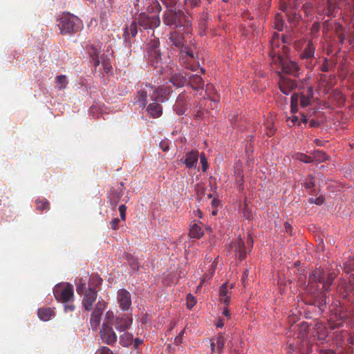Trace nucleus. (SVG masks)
<instances>
[{
    "label": "nucleus",
    "mask_w": 354,
    "mask_h": 354,
    "mask_svg": "<svg viewBox=\"0 0 354 354\" xmlns=\"http://www.w3.org/2000/svg\"><path fill=\"white\" fill-rule=\"evenodd\" d=\"M187 3L192 7H198L201 5V0H187Z\"/></svg>",
    "instance_id": "61"
},
{
    "label": "nucleus",
    "mask_w": 354,
    "mask_h": 354,
    "mask_svg": "<svg viewBox=\"0 0 354 354\" xmlns=\"http://www.w3.org/2000/svg\"><path fill=\"white\" fill-rule=\"evenodd\" d=\"M275 62H279L281 66L282 71L286 74L297 77L300 73L301 67L295 61L286 59L282 56L280 59L275 60Z\"/></svg>",
    "instance_id": "9"
},
{
    "label": "nucleus",
    "mask_w": 354,
    "mask_h": 354,
    "mask_svg": "<svg viewBox=\"0 0 354 354\" xmlns=\"http://www.w3.org/2000/svg\"><path fill=\"white\" fill-rule=\"evenodd\" d=\"M196 301L194 297L192 294H188L187 295V307L189 309L192 308L196 304Z\"/></svg>",
    "instance_id": "51"
},
{
    "label": "nucleus",
    "mask_w": 354,
    "mask_h": 354,
    "mask_svg": "<svg viewBox=\"0 0 354 354\" xmlns=\"http://www.w3.org/2000/svg\"><path fill=\"white\" fill-rule=\"evenodd\" d=\"M286 17L291 23H296L301 19V15L295 9L290 8L289 10H283Z\"/></svg>",
    "instance_id": "33"
},
{
    "label": "nucleus",
    "mask_w": 354,
    "mask_h": 354,
    "mask_svg": "<svg viewBox=\"0 0 354 354\" xmlns=\"http://www.w3.org/2000/svg\"><path fill=\"white\" fill-rule=\"evenodd\" d=\"M53 294L57 301L63 304L73 300V288L70 284H58L53 288Z\"/></svg>",
    "instance_id": "5"
},
{
    "label": "nucleus",
    "mask_w": 354,
    "mask_h": 354,
    "mask_svg": "<svg viewBox=\"0 0 354 354\" xmlns=\"http://www.w3.org/2000/svg\"><path fill=\"white\" fill-rule=\"evenodd\" d=\"M56 83H57V86L59 89H60V90L64 89L68 84V81H67L66 75H60L57 76Z\"/></svg>",
    "instance_id": "41"
},
{
    "label": "nucleus",
    "mask_w": 354,
    "mask_h": 354,
    "mask_svg": "<svg viewBox=\"0 0 354 354\" xmlns=\"http://www.w3.org/2000/svg\"><path fill=\"white\" fill-rule=\"evenodd\" d=\"M101 46L100 44L97 45H91L88 48V53L91 59V62L95 68L100 65V61L99 59V54L100 53Z\"/></svg>",
    "instance_id": "20"
},
{
    "label": "nucleus",
    "mask_w": 354,
    "mask_h": 354,
    "mask_svg": "<svg viewBox=\"0 0 354 354\" xmlns=\"http://www.w3.org/2000/svg\"><path fill=\"white\" fill-rule=\"evenodd\" d=\"M100 337L104 343L112 345L117 342L118 337L113 330L112 326L106 321L102 325L100 331Z\"/></svg>",
    "instance_id": "11"
},
{
    "label": "nucleus",
    "mask_w": 354,
    "mask_h": 354,
    "mask_svg": "<svg viewBox=\"0 0 354 354\" xmlns=\"http://www.w3.org/2000/svg\"><path fill=\"white\" fill-rule=\"evenodd\" d=\"M297 159L305 163H310L313 162V157L307 156L304 153L298 154L297 156Z\"/></svg>",
    "instance_id": "48"
},
{
    "label": "nucleus",
    "mask_w": 354,
    "mask_h": 354,
    "mask_svg": "<svg viewBox=\"0 0 354 354\" xmlns=\"http://www.w3.org/2000/svg\"><path fill=\"white\" fill-rule=\"evenodd\" d=\"M299 99V93H294L291 96V110L293 113H295L298 110V102Z\"/></svg>",
    "instance_id": "45"
},
{
    "label": "nucleus",
    "mask_w": 354,
    "mask_h": 354,
    "mask_svg": "<svg viewBox=\"0 0 354 354\" xmlns=\"http://www.w3.org/2000/svg\"><path fill=\"white\" fill-rule=\"evenodd\" d=\"M278 84L280 91L286 95H289L297 87V83L295 80L283 75L280 76Z\"/></svg>",
    "instance_id": "16"
},
{
    "label": "nucleus",
    "mask_w": 354,
    "mask_h": 354,
    "mask_svg": "<svg viewBox=\"0 0 354 354\" xmlns=\"http://www.w3.org/2000/svg\"><path fill=\"white\" fill-rule=\"evenodd\" d=\"M160 148L165 152L169 149V142L167 140H163L159 143Z\"/></svg>",
    "instance_id": "56"
},
{
    "label": "nucleus",
    "mask_w": 354,
    "mask_h": 354,
    "mask_svg": "<svg viewBox=\"0 0 354 354\" xmlns=\"http://www.w3.org/2000/svg\"><path fill=\"white\" fill-rule=\"evenodd\" d=\"M118 210L120 212L121 220L125 221V219H126V212H127V207H126V205H120L119 206Z\"/></svg>",
    "instance_id": "57"
},
{
    "label": "nucleus",
    "mask_w": 354,
    "mask_h": 354,
    "mask_svg": "<svg viewBox=\"0 0 354 354\" xmlns=\"http://www.w3.org/2000/svg\"><path fill=\"white\" fill-rule=\"evenodd\" d=\"M203 235V231L202 230L200 225L196 223H194L191 225L189 230V236L191 238L200 239Z\"/></svg>",
    "instance_id": "32"
},
{
    "label": "nucleus",
    "mask_w": 354,
    "mask_h": 354,
    "mask_svg": "<svg viewBox=\"0 0 354 354\" xmlns=\"http://www.w3.org/2000/svg\"><path fill=\"white\" fill-rule=\"evenodd\" d=\"M97 292L94 288H88L82 299V305L86 311L92 309L93 304L97 299Z\"/></svg>",
    "instance_id": "14"
},
{
    "label": "nucleus",
    "mask_w": 354,
    "mask_h": 354,
    "mask_svg": "<svg viewBox=\"0 0 354 354\" xmlns=\"http://www.w3.org/2000/svg\"><path fill=\"white\" fill-rule=\"evenodd\" d=\"M36 209L40 212L48 210L50 209V203L46 198H38L35 201Z\"/></svg>",
    "instance_id": "37"
},
{
    "label": "nucleus",
    "mask_w": 354,
    "mask_h": 354,
    "mask_svg": "<svg viewBox=\"0 0 354 354\" xmlns=\"http://www.w3.org/2000/svg\"><path fill=\"white\" fill-rule=\"evenodd\" d=\"M64 309L65 313H72L75 310V306L73 304L68 302L64 304Z\"/></svg>",
    "instance_id": "58"
},
{
    "label": "nucleus",
    "mask_w": 354,
    "mask_h": 354,
    "mask_svg": "<svg viewBox=\"0 0 354 354\" xmlns=\"http://www.w3.org/2000/svg\"><path fill=\"white\" fill-rule=\"evenodd\" d=\"M118 302L120 308L123 311H127L131 306V297L129 291L120 289L118 291Z\"/></svg>",
    "instance_id": "13"
},
{
    "label": "nucleus",
    "mask_w": 354,
    "mask_h": 354,
    "mask_svg": "<svg viewBox=\"0 0 354 354\" xmlns=\"http://www.w3.org/2000/svg\"><path fill=\"white\" fill-rule=\"evenodd\" d=\"M315 47L312 41H308L304 51L300 54V57L303 59H310L314 56Z\"/></svg>",
    "instance_id": "28"
},
{
    "label": "nucleus",
    "mask_w": 354,
    "mask_h": 354,
    "mask_svg": "<svg viewBox=\"0 0 354 354\" xmlns=\"http://www.w3.org/2000/svg\"><path fill=\"white\" fill-rule=\"evenodd\" d=\"M187 85L196 92H202L204 89L205 82L203 78L196 74L188 76Z\"/></svg>",
    "instance_id": "18"
},
{
    "label": "nucleus",
    "mask_w": 354,
    "mask_h": 354,
    "mask_svg": "<svg viewBox=\"0 0 354 354\" xmlns=\"http://www.w3.org/2000/svg\"><path fill=\"white\" fill-rule=\"evenodd\" d=\"M105 319L120 333L127 331L133 324V317L130 313H120L114 315L113 311L109 310L106 313Z\"/></svg>",
    "instance_id": "2"
},
{
    "label": "nucleus",
    "mask_w": 354,
    "mask_h": 354,
    "mask_svg": "<svg viewBox=\"0 0 354 354\" xmlns=\"http://www.w3.org/2000/svg\"><path fill=\"white\" fill-rule=\"evenodd\" d=\"M201 163L202 165V171L205 172L208 168L207 160L203 153L200 156Z\"/></svg>",
    "instance_id": "52"
},
{
    "label": "nucleus",
    "mask_w": 354,
    "mask_h": 354,
    "mask_svg": "<svg viewBox=\"0 0 354 354\" xmlns=\"http://www.w3.org/2000/svg\"><path fill=\"white\" fill-rule=\"evenodd\" d=\"M300 339L299 342H297V345L290 343L288 344V352L294 353L295 352L299 354H309L312 351V345L309 340L304 337V335L301 337L298 336Z\"/></svg>",
    "instance_id": "10"
},
{
    "label": "nucleus",
    "mask_w": 354,
    "mask_h": 354,
    "mask_svg": "<svg viewBox=\"0 0 354 354\" xmlns=\"http://www.w3.org/2000/svg\"><path fill=\"white\" fill-rule=\"evenodd\" d=\"M335 7L333 5L332 0H327L326 7L324 9L325 15L328 17L333 15Z\"/></svg>",
    "instance_id": "47"
},
{
    "label": "nucleus",
    "mask_w": 354,
    "mask_h": 354,
    "mask_svg": "<svg viewBox=\"0 0 354 354\" xmlns=\"http://www.w3.org/2000/svg\"><path fill=\"white\" fill-rule=\"evenodd\" d=\"M234 252L236 256L242 261L246 257V250L245 244L241 238H237L234 241Z\"/></svg>",
    "instance_id": "24"
},
{
    "label": "nucleus",
    "mask_w": 354,
    "mask_h": 354,
    "mask_svg": "<svg viewBox=\"0 0 354 354\" xmlns=\"http://www.w3.org/2000/svg\"><path fill=\"white\" fill-rule=\"evenodd\" d=\"M58 26L62 34L71 35L80 30L82 23L77 17L67 13L60 18Z\"/></svg>",
    "instance_id": "4"
},
{
    "label": "nucleus",
    "mask_w": 354,
    "mask_h": 354,
    "mask_svg": "<svg viewBox=\"0 0 354 354\" xmlns=\"http://www.w3.org/2000/svg\"><path fill=\"white\" fill-rule=\"evenodd\" d=\"M325 272L321 268H317L312 272L310 275L309 280L310 282H319L324 285V281H325Z\"/></svg>",
    "instance_id": "26"
},
{
    "label": "nucleus",
    "mask_w": 354,
    "mask_h": 354,
    "mask_svg": "<svg viewBox=\"0 0 354 354\" xmlns=\"http://www.w3.org/2000/svg\"><path fill=\"white\" fill-rule=\"evenodd\" d=\"M98 354H113L111 350L107 346H103L100 351Z\"/></svg>",
    "instance_id": "63"
},
{
    "label": "nucleus",
    "mask_w": 354,
    "mask_h": 354,
    "mask_svg": "<svg viewBox=\"0 0 354 354\" xmlns=\"http://www.w3.org/2000/svg\"><path fill=\"white\" fill-rule=\"evenodd\" d=\"M343 270L347 274L354 270V258H351L344 263Z\"/></svg>",
    "instance_id": "46"
},
{
    "label": "nucleus",
    "mask_w": 354,
    "mask_h": 354,
    "mask_svg": "<svg viewBox=\"0 0 354 354\" xmlns=\"http://www.w3.org/2000/svg\"><path fill=\"white\" fill-rule=\"evenodd\" d=\"M216 345V352L221 354L224 348L225 338L223 333H219L216 339H214Z\"/></svg>",
    "instance_id": "36"
},
{
    "label": "nucleus",
    "mask_w": 354,
    "mask_h": 354,
    "mask_svg": "<svg viewBox=\"0 0 354 354\" xmlns=\"http://www.w3.org/2000/svg\"><path fill=\"white\" fill-rule=\"evenodd\" d=\"M187 75L181 73H174L169 79V82L176 87L180 88L185 85L187 82Z\"/></svg>",
    "instance_id": "25"
},
{
    "label": "nucleus",
    "mask_w": 354,
    "mask_h": 354,
    "mask_svg": "<svg viewBox=\"0 0 354 354\" xmlns=\"http://www.w3.org/2000/svg\"><path fill=\"white\" fill-rule=\"evenodd\" d=\"M308 201L311 204H316L317 205H321L324 203V198L323 196H319L316 198H310Z\"/></svg>",
    "instance_id": "54"
},
{
    "label": "nucleus",
    "mask_w": 354,
    "mask_h": 354,
    "mask_svg": "<svg viewBox=\"0 0 354 354\" xmlns=\"http://www.w3.org/2000/svg\"><path fill=\"white\" fill-rule=\"evenodd\" d=\"M171 88L169 86H159L155 88L151 96L152 102L147 106V112L149 117L158 118L162 115V106L161 103L168 100Z\"/></svg>",
    "instance_id": "1"
},
{
    "label": "nucleus",
    "mask_w": 354,
    "mask_h": 354,
    "mask_svg": "<svg viewBox=\"0 0 354 354\" xmlns=\"http://www.w3.org/2000/svg\"><path fill=\"white\" fill-rule=\"evenodd\" d=\"M150 13H159L161 10V6L158 0H149L147 8Z\"/></svg>",
    "instance_id": "34"
},
{
    "label": "nucleus",
    "mask_w": 354,
    "mask_h": 354,
    "mask_svg": "<svg viewBox=\"0 0 354 354\" xmlns=\"http://www.w3.org/2000/svg\"><path fill=\"white\" fill-rule=\"evenodd\" d=\"M313 161L315 160L318 162H323L327 160L326 154L320 150L315 151L313 154Z\"/></svg>",
    "instance_id": "42"
},
{
    "label": "nucleus",
    "mask_w": 354,
    "mask_h": 354,
    "mask_svg": "<svg viewBox=\"0 0 354 354\" xmlns=\"http://www.w3.org/2000/svg\"><path fill=\"white\" fill-rule=\"evenodd\" d=\"M129 264L133 270H135V271L138 270L139 266H138V263L137 262V260L132 259L131 261L129 262Z\"/></svg>",
    "instance_id": "64"
},
{
    "label": "nucleus",
    "mask_w": 354,
    "mask_h": 354,
    "mask_svg": "<svg viewBox=\"0 0 354 354\" xmlns=\"http://www.w3.org/2000/svg\"><path fill=\"white\" fill-rule=\"evenodd\" d=\"M180 64L186 68L190 69L192 71H194L195 68L193 67L189 63H187V60L191 59L192 60L194 57V52L192 49L187 46H184L183 48L180 50Z\"/></svg>",
    "instance_id": "17"
},
{
    "label": "nucleus",
    "mask_w": 354,
    "mask_h": 354,
    "mask_svg": "<svg viewBox=\"0 0 354 354\" xmlns=\"http://www.w3.org/2000/svg\"><path fill=\"white\" fill-rule=\"evenodd\" d=\"M339 289L340 292L344 289V292H342L344 297H348L350 292L354 291V274L350 275L348 284L345 281H342L339 286Z\"/></svg>",
    "instance_id": "23"
},
{
    "label": "nucleus",
    "mask_w": 354,
    "mask_h": 354,
    "mask_svg": "<svg viewBox=\"0 0 354 354\" xmlns=\"http://www.w3.org/2000/svg\"><path fill=\"white\" fill-rule=\"evenodd\" d=\"M120 222V220L118 218H115L114 219H113L112 221L110 223L111 228L113 230L118 229Z\"/></svg>",
    "instance_id": "60"
},
{
    "label": "nucleus",
    "mask_w": 354,
    "mask_h": 354,
    "mask_svg": "<svg viewBox=\"0 0 354 354\" xmlns=\"http://www.w3.org/2000/svg\"><path fill=\"white\" fill-rule=\"evenodd\" d=\"M320 25L318 22H315L311 27V33L316 34L319 32Z\"/></svg>",
    "instance_id": "62"
},
{
    "label": "nucleus",
    "mask_w": 354,
    "mask_h": 354,
    "mask_svg": "<svg viewBox=\"0 0 354 354\" xmlns=\"http://www.w3.org/2000/svg\"><path fill=\"white\" fill-rule=\"evenodd\" d=\"M133 21H137V24L144 29H153L160 24V20L158 15L149 16L145 12H141Z\"/></svg>",
    "instance_id": "7"
},
{
    "label": "nucleus",
    "mask_w": 354,
    "mask_h": 354,
    "mask_svg": "<svg viewBox=\"0 0 354 354\" xmlns=\"http://www.w3.org/2000/svg\"><path fill=\"white\" fill-rule=\"evenodd\" d=\"M274 27L275 29L278 30L279 31H281L283 29V21L279 15H277L275 17Z\"/></svg>",
    "instance_id": "49"
},
{
    "label": "nucleus",
    "mask_w": 354,
    "mask_h": 354,
    "mask_svg": "<svg viewBox=\"0 0 354 354\" xmlns=\"http://www.w3.org/2000/svg\"><path fill=\"white\" fill-rule=\"evenodd\" d=\"M303 95H306L307 98H309L312 100L314 96L313 93V86L308 87L307 90L305 91V93H301Z\"/></svg>",
    "instance_id": "59"
},
{
    "label": "nucleus",
    "mask_w": 354,
    "mask_h": 354,
    "mask_svg": "<svg viewBox=\"0 0 354 354\" xmlns=\"http://www.w3.org/2000/svg\"><path fill=\"white\" fill-rule=\"evenodd\" d=\"M220 301L227 306L230 301V295L227 284L223 283L219 288Z\"/></svg>",
    "instance_id": "27"
},
{
    "label": "nucleus",
    "mask_w": 354,
    "mask_h": 354,
    "mask_svg": "<svg viewBox=\"0 0 354 354\" xmlns=\"http://www.w3.org/2000/svg\"><path fill=\"white\" fill-rule=\"evenodd\" d=\"M148 52L149 51H160V41L158 38H153L151 39L148 43Z\"/></svg>",
    "instance_id": "39"
},
{
    "label": "nucleus",
    "mask_w": 354,
    "mask_h": 354,
    "mask_svg": "<svg viewBox=\"0 0 354 354\" xmlns=\"http://www.w3.org/2000/svg\"><path fill=\"white\" fill-rule=\"evenodd\" d=\"M122 196V194L121 193V191H119L118 189H112L111 191L109 198L120 201Z\"/></svg>",
    "instance_id": "53"
},
{
    "label": "nucleus",
    "mask_w": 354,
    "mask_h": 354,
    "mask_svg": "<svg viewBox=\"0 0 354 354\" xmlns=\"http://www.w3.org/2000/svg\"><path fill=\"white\" fill-rule=\"evenodd\" d=\"M280 44L281 41L279 39L277 41L272 39L270 41V51L269 55L274 62L283 56L281 53Z\"/></svg>",
    "instance_id": "22"
},
{
    "label": "nucleus",
    "mask_w": 354,
    "mask_h": 354,
    "mask_svg": "<svg viewBox=\"0 0 354 354\" xmlns=\"http://www.w3.org/2000/svg\"><path fill=\"white\" fill-rule=\"evenodd\" d=\"M86 281L82 278L80 279L78 282L76 284V291L78 295H82L85 293L87 290L86 288Z\"/></svg>",
    "instance_id": "43"
},
{
    "label": "nucleus",
    "mask_w": 354,
    "mask_h": 354,
    "mask_svg": "<svg viewBox=\"0 0 354 354\" xmlns=\"http://www.w3.org/2000/svg\"><path fill=\"white\" fill-rule=\"evenodd\" d=\"M168 57H162L160 51H149L148 53V62L149 64L156 69V72L162 74L167 66V59Z\"/></svg>",
    "instance_id": "6"
},
{
    "label": "nucleus",
    "mask_w": 354,
    "mask_h": 354,
    "mask_svg": "<svg viewBox=\"0 0 354 354\" xmlns=\"http://www.w3.org/2000/svg\"><path fill=\"white\" fill-rule=\"evenodd\" d=\"M163 23L166 26L180 28L188 26L189 23L187 17L182 10H175L173 8H168L162 17Z\"/></svg>",
    "instance_id": "3"
},
{
    "label": "nucleus",
    "mask_w": 354,
    "mask_h": 354,
    "mask_svg": "<svg viewBox=\"0 0 354 354\" xmlns=\"http://www.w3.org/2000/svg\"><path fill=\"white\" fill-rule=\"evenodd\" d=\"M299 101L300 102V104L302 107H306L311 103V100L309 98H307L306 95H303L301 93H299Z\"/></svg>",
    "instance_id": "50"
},
{
    "label": "nucleus",
    "mask_w": 354,
    "mask_h": 354,
    "mask_svg": "<svg viewBox=\"0 0 354 354\" xmlns=\"http://www.w3.org/2000/svg\"><path fill=\"white\" fill-rule=\"evenodd\" d=\"M315 177L311 174H309L302 183V186H304L306 189H311L315 187Z\"/></svg>",
    "instance_id": "40"
},
{
    "label": "nucleus",
    "mask_w": 354,
    "mask_h": 354,
    "mask_svg": "<svg viewBox=\"0 0 354 354\" xmlns=\"http://www.w3.org/2000/svg\"><path fill=\"white\" fill-rule=\"evenodd\" d=\"M106 308V302L103 300H99L96 304L90 319V324L93 329H97L100 325L102 315Z\"/></svg>",
    "instance_id": "12"
},
{
    "label": "nucleus",
    "mask_w": 354,
    "mask_h": 354,
    "mask_svg": "<svg viewBox=\"0 0 354 354\" xmlns=\"http://www.w3.org/2000/svg\"><path fill=\"white\" fill-rule=\"evenodd\" d=\"M198 159V152L192 150L186 154L180 159V162L185 165L187 169L196 168Z\"/></svg>",
    "instance_id": "19"
},
{
    "label": "nucleus",
    "mask_w": 354,
    "mask_h": 354,
    "mask_svg": "<svg viewBox=\"0 0 354 354\" xmlns=\"http://www.w3.org/2000/svg\"><path fill=\"white\" fill-rule=\"evenodd\" d=\"M167 9L173 8L177 3L178 0H160Z\"/></svg>",
    "instance_id": "55"
},
{
    "label": "nucleus",
    "mask_w": 354,
    "mask_h": 354,
    "mask_svg": "<svg viewBox=\"0 0 354 354\" xmlns=\"http://www.w3.org/2000/svg\"><path fill=\"white\" fill-rule=\"evenodd\" d=\"M37 315L41 320L46 322L50 320L51 317L54 316V311L49 307L41 308L38 310Z\"/></svg>",
    "instance_id": "29"
},
{
    "label": "nucleus",
    "mask_w": 354,
    "mask_h": 354,
    "mask_svg": "<svg viewBox=\"0 0 354 354\" xmlns=\"http://www.w3.org/2000/svg\"><path fill=\"white\" fill-rule=\"evenodd\" d=\"M103 280L97 274H92L90 276L88 281V288H94L96 290V288L99 287Z\"/></svg>",
    "instance_id": "38"
},
{
    "label": "nucleus",
    "mask_w": 354,
    "mask_h": 354,
    "mask_svg": "<svg viewBox=\"0 0 354 354\" xmlns=\"http://www.w3.org/2000/svg\"><path fill=\"white\" fill-rule=\"evenodd\" d=\"M119 343L123 347L133 344V335L127 331L124 332L119 337Z\"/></svg>",
    "instance_id": "30"
},
{
    "label": "nucleus",
    "mask_w": 354,
    "mask_h": 354,
    "mask_svg": "<svg viewBox=\"0 0 354 354\" xmlns=\"http://www.w3.org/2000/svg\"><path fill=\"white\" fill-rule=\"evenodd\" d=\"M345 319H346L345 315H335L334 317L330 319V328L333 330L342 327Z\"/></svg>",
    "instance_id": "31"
},
{
    "label": "nucleus",
    "mask_w": 354,
    "mask_h": 354,
    "mask_svg": "<svg viewBox=\"0 0 354 354\" xmlns=\"http://www.w3.org/2000/svg\"><path fill=\"white\" fill-rule=\"evenodd\" d=\"M169 43L180 50L185 46L183 35L176 31L171 32L169 37Z\"/></svg>",
    "instance_id": "21"
},
{
    "label": "nucleus",
    "mask_w": 354,
    "mask_h": 354,
    "mask_svg": "<svg viewBox=\"0 0 354 354\" xmlns=\"http://www.w3.org/2000/svg\"><path fill=\"white\" fill-rule=\"evenodd\" d=\"M138 34L137 21H132L124 30L123 37L126 46H130Z\"/></svg>",
    "instance_id": "15"
},
{
    "label": "nucleus",
    "mask_w": 354,
    "mask_h": 354,
    "mask_svg": "<svg viewBox=\"0 0 354 354\" xmlns=\"http://www.w3.org/2000/svg\"><path fill=\"white\" fill-rule=\"evenodd\" d=\"M196 199L198 203H201L203 200V197L205 194V188L204 187V186H203L200 184H197L196 188Z\"/></svg>",
    "instance_id": "44"
},
{
    "label": "nucleus",
    "mask_w": 354,
    "mask_h": 354,
    "mask_svg": "<svg viewBox=\"0 0 354 354\" xmlns=\"http://www.w3.org/2000/svg\"><path fill=\"white\" fill-rule=\"evenodd\" d=\"M336 277V274L334 272H330L325 274V281H324L323 289L326 292H328L330 286L332 285L334 279Z\"/></svg>",
    "instance_id": "35"
},
{
    "label": "nucleus",
    "mask_w": 354,
    "mask_h": 354,
    "mask_svg": "<svg viewBox=\"0 0 354 354\" xmlns=\"http://www.w3.org/2000/svg\"><path fill=\"white\" fill-rule=\"evenodd\" d=\"M156 88L150 84H146L144 87H142L137 91L135 103L139 104L140 107L145 108L147 104V97L149 96L151 98Z\"/></svg>",
    "instance_id": "8"
}]
</instances>
